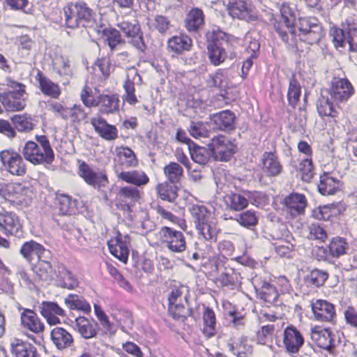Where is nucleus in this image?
<instances>
[{
  "mask_svg": "<svg viewBox=\"0 0 357 357\" xmlns=\"http://www.w3.org/2000/svg\"><path fill=\"white\" fill-rule=\"evenodd\" d=\"M38 143L26 142L22 149L24 158L33 165H51L54 160V153L49 139L45 135L36 136Z\"/></svg>",
  "mask_w": 357,
  "mask_h": 357,
  "instance_id": "f257e3e1",
  "label": "nucleus"
},
{
  "mask_svg": "<svg viewBox=\"0 0 357 357\" xmlns=\"http://www.w3.org/2000/svg\"><path fill=\"white\" fill-rule=\"evenodd\" d=\"M208 39V58L212 64L219 66L226 61L227 59H234L236 57V52L234 51H226L227 46L224 41L234 43L236 39L227 38V33L220 29L213 30L206 34Z\"/></svg>",
  "mask_w": 357,
  "mask_h": 357,
  "instance_id": "f03ea898",
  "label": "nucleus"
},
{
  "mask_svg": "<svg viewBox=\"0 0 357 357\" xmlns=\"http://www.w3.org/2000/svg\"><path fill=\"white\" fill-rule=\"evenodd\" d=\"M4 84L11 89L9 91L0 93V102L4 108L10 112L24 109L26 107V86L10 77L6 79Z\"/></svg>",
  "mask_w": 357,
  "mask_h": 357,
  "instance_id": "7ed1b4c3",
  "label": "nucleus"
},
{
  "mask_svg": "<svg viewBox=\"0 0 357 357\" xmlns=\"http://www.w3.org/2000/svg\"><path fill=\"white\" fill-rule=\"evenodd\" d=\"M226 10L233 20L247 22L259 20L255 7L250 0H228Z\"/></svg>",
  "mask_w": 357,
  "mask_h": 357,
  "instance_id": "20e7f679",
  "label": "nucleus"
},
{
  "mask_svg": "<svg viewBox=\"0 0 357 357\" xmlns=\"http://www.w3.org/2000/svg\"><path fill=\"white\" fill-rule=\"evenodd\" d=\"M77 173L86 184L98 190L105 188L109 183L105 171L93 167L85 162L79 163Z\"/></svg>",
  "mask_w": 357,
  "mask_h": 357,
  "instance_id": "39448f33",
  "label": "nucleus"
},
{
  "mask_svg": "<svg viewBox=\"0 0 357 357\" xmlns=\"http://www.w3.org/2000/svg\"><path fill=\"white\" fill-rule=\"evenodd\" d=\"M159 235L162 243L171 252L181 253L185 250V237L181 231L169 227H163L161 228Z\"/></svg>",
  "mask_w": 357,
  "mask_h": 357,
  "instance_id": "423d86ee",
  "label": "nucleus"
},
{
  "mask_svg": "<svg viewBox=\"0 0 357 357\" xmlns=\"http://www.w3.org/2000/svg\"><path fill=\"white\" fill-rule=\"evenodd\" d=\"M63 12L66 22L70 21H74L75 22L96 21L94 13L84 2L70 3L63 7Z\"/></svg>",
  "mask_w": 357,
  "mask_h": 357,
  "instance_id": "0eeeda50",
  "label": "nucleus"
},
{
  "mask_svg": "<svg viewBox=\"0 0 357 357\" xmlns=\"http://www.w3.org/2000/svg\"><path fill=\"white\" fill-rule=\"evenodd\" d=\"M0 160L10 174L22 176L26 174V166L21 155L13 149L0 152Z\"/></svg>",
  "mask_w": 357,
  "mask_h": 357,
  "instance_id": "6e6552de",
  "label": "nucleus"
},
{
  "mask_svg": "<svg viewBox=\"0 0 357 357\" xmlns=\"http://www.w3.org/2000/svg\"><path fill=\"white\" fill-rule=\"evenodd\" d=\"M208 146L215 160L220 161L229 160L236 151L235 144L222 135L213 137Z\"/></svg>",
  "mask_w": 357,
  "mask_h": 357,
  "instance_id": "1a4fd4ad",
  "label": "nucleus"
},
{
  "mask_svg": "<svg viewBox=\"0 0 357 357\" xmlns=\"http://www.w3.org/2000/svg\"><path fill=\"white\" fill-rule=\"evenodd\" d=\"M20 254L30 265H33L45 258H51L52 257L50 250L33 240L24 243L20 249Z\"/></svg>",
  "mask_w": 357,
  "mask_h": 357,
  "instance_id": "9d476101",
  "label": "nucleus"
},
{
  "mask_svg": "<svg viewBox=\"0 0 357 357\" xmlns=\"http://www.w3.org/2000/svg\"><path fill=\"white\" fill-rule=\"evenodd\" d=\"M284 28V31L280 34L283 40H287V32L293 36H298L302 40L312 43L317 40V34L312 28L316 27L317 24H281Z\"/></svg>",
  "mask_w": 357,
  "mask_h": 357,
  "instance_id": "9b49d317",
  "label": "nucleus"
},
{
  "mask_svg": "<svg viewBox=\"0 0 357 357\" xmlns=\"http://www.w3.org/2000/svg\"><path fill=\"white\" fill-rule=\"evenodd\" d=\"M0 229L6 236H17L22 230V223L14 212L0 208Z\"/></svg>",
  "mask_w": 357,
  "mask_h": 357,
  "instance_id": "f8f14e48",
  "label": "nucleus"
},
{
  "mask_svg": "<svg viewBox=\"0 0 357 357\" xmlns=\"http://www.w3.org/2000/svg\"><path fill=\"white\" fill-rule=\"evenodd\" d=\"M304 344V337L301 333L294 326L286 328L283 332V347L291 355L298 354Z\"/></svg>",
  "mask_w": 357,
  "mask_h": 357,
  "instance_id": "ddd939ff",
  "label": "nucleus"
},
{
  "mask_svg": "<svg viewBox=\"0 0 357 357\" xmlns=\"http://www.w3.org/2000/svg\"><path fill=\"white\" fill-rule=\"evenodd\" d=\"M354 89L346 78L334 77L331 81L329 93L336 102H345L354 94Z\"/></svg>",
  "mask_w": 357,
  "mask_h": 357,
  "instance_id": "4468645a",
  "label": "nucleus"
},
{
  "mask_svg": "<svg viewBox=\"0 0 357 357\" xmlns=\"http://www.w3.org/2000/svg\"><path fill=\"white\" fill-rule=\"evenodd\" d=\"M130 238L128 235H122L119 231L112 240L107 242L112 255L120 261L126 263L130 252Z\"/></svg>",
  "mask_w": 357,
  "mask_h": 357,
  "instance_id": "2eb2a0df",
  "label": "nucleus"
},
{
  "mask_svg": "<svg viewBox=\"0 0 357 357\" xmlns=\"http://www.w3.org/2000/svg\"><path fill=\"white\" fill-rule=\"evenodd\" d=\"M311 339L320 348L331 351L335 347V335L326 328L314 326L311 328Z\"/></svg>",
  "mask_w": 357,
  "mask_h": 357,
  "instance_id": "dca6fc26",
  "label": "nucleus"
},
{
  "mask_svg": "<svg viewBox=\"0 0 357 357\" xmlns=\"http://www.w3.org/2000/svg\"><path fill=\"white\" fill-rule=\"evenodd\" d=\"M90 123L95 132L106 141H114L118 138L119 132L115 126L111 125L100 115L93 116Z\"/></svg>",
  "mask_w": 357,
  "mask_h": 357,
  "instance_id": "f3484780",
  "label": "nucleus"
},
{
  "mask_svg": "<svg viewBox=\"0 0 357 357\" xmlns=\"http://www.w3.org/2000/svg\"><path fill=\"white\" fill-rule=\"evenodd\" d=\"M119 197L118 208L129 213L132 211V207L139 201L141 195L135 187L126 186L119 190Z\"/></svg>",
  "mask_w": 357,
  "mask_h": 357,
  "instance_id": "a211bd4d",
  "label": "nucleus"
},
{
  "mask_svg": "<svg viewBox=\"0 0 357 357\" xmlns=\"http://www.w3.org/2000/svg\"><path fill=\"white\" fill-rule=\"evenodd\" d=\"M142 79L139 74L135 69L130 70L127 73L126 79L123 84L125 93L123 100L130 105H135L138 102L135 95V86L142 84Z\"/></svg>",
  "mask_w": 357,
  "mask_h": 357,
  "instance_id": "6ab92c4d",
  "label": "nucleus"
},
{
  "mask_svg": "<svg viewBox=\"0 0 357 357\" xmlns=\"http://www.w3.org/2000/svg\"><path fill=\"white\" fill-rule=\"evenodd\" d=\"M50 340L55 348L60 351L70 349L74 344V337L71 333L60 326L52 329Z\"/></svg>",
  "mask_w": 357,
  "mask_h": 357,
  "instance_id": "aec40b11",
  "label": "nucleus"
},
{
  "mask_svg": "<svg viewBox=\"0 0 357 357\" xmlns=\"http://www.w3.org/2000/svg\"><path fill=\"white\" fill-rule=\"evenodd\" d=\"M314 319L319 321L333 322L336 313L334 305L325 300H317L311 304Z\"/></svg>",
  "mask_w": 357,
  "mask_h": 357,
  "instance_id": "412c9836",
  "label": "nucleus"
},
{
  "mask_svg": "<svg viewBox=\"0 0 357 357\" xmlns=\"http://www.w3.org/2000/svg\"><path fill=\"white\" fill-rule=\"evenodd\" d=\"M40 312L50 325H56L60 323L58 316L65 317V310L56 303L44 301L41 303Z\"/></svg>",
  "mask_w": 357,
  "mask_h": 357,
  "instance_id": "4be33fe9",
  "label": "nucleus"
},
{
  "mask_svg": "<svg viewBox=\"0 0 357 357\" xmlns=\"http://www.w3.org/2000/svg\"><path fill=\"white\" fill-rule=\"evenodd\" d=\"M215 268L220 273L216 279L218 285L232 288L238 280V273L233 268L225 266L221 260L215 263Z\"/></svg>",
  "mask_w": 357,
  "mask_h": 357,
  "instance_id": "5701e85b",
  "label": "nucleus"
},
{
  "mask_svg": "<svg viewBox=\"0 0 357 357\" xmlns=\"http://www.w3.org/2000/svg\"><path fill=\"white\" fill-rule=\"evenodd\" d=\"M235 114L229 110H224L211 116V123L215 129L219 130H231L234 129Z\"/></svg>",
  "mask_w": 357,
  "mask_h": 357,
  "instance_id": "b1692460",
  "label": "nucleus"
},
{
  "mask_svg": "<svg viewBox=\"0 0 357 357\" xmlns=\"http://www.w3.org/2000/svg\"><path fill=\"white\" fill-rule=\"evenodd\" d=\"M10 352L13 357H38L37 349L32 344L20 339L10 341Z\"/></svg>",
  "mask_w": 357,
  "mask_h": 357,
  "instance_id": "393cba45",
  "label": "nucleus"
},
{
  "mask_svg": "<svg viewBox=\"0 0 357 357\" xmlns=\"http://www.w3.org/2000/svg\"><path fill=\"white\" fill-rule=\"evenodd\" d=\"M36 79L39 84V89L45 96L54 99L59 98L61 89L57 83L52 82L40 70L36 76Z\"/></svg>",
  "mask_w": 357,
  "mask_h": 357,
  "instance_id": "a878e982",
  "label": "nucleus"
},
{
  "mask_svg": "<svg viewBox=\"0 0 357 357\" xmlns=\"http://www.w3.org/2000/svg\"><path fill=\"white\" fill-rule=\"evenodd\" d=\"M75 329L82 338L86 340L96 337L98 331L96 322L82 316L75 319Z\"/></svg>",
  "mask_w": 357,
  "mask_h": 357,
  "instance_id": "bb28decb",
  "label": "nucleus"
},
{
  "mask_svg": "<svg viewBox=\"0 0 357 357\" xmlns=\"http://www.w3.org/2000/svg\"><path fill=\"white\" fill-rule=\"evenodd\" d=\"M115 172L119 180L136 186L145 185L149 181V178L143 171H123L116 169Z\"/></svg>",
  "mask_w": 357,
  "mask_h": 357,
  "instance_id": "cd10ccee",
  "label": "nucleus"
},
{
  "mask_svg": "<svg viewBox=\"0 0 357 357\" xmlns=\"http://www.w3.org/2000/svg\"><path fill=\"white\" fill-rule=\"evenodd\" d=\"M261 160L262 171L267 176H278L282 172V166L273 153L265 152Z\"/></svg>",
  "mask_w": 357,
  "mask_h": 357,
  "instance_id": "c85d7f7f",
  "label": "nucleus"
},
{
  "mask_svg": "<svg viewBox=\"0 0 357 357\" xmlns=\"http://www.w3.org/2000/svg\"><path fill=\"white\" fill-rule=\"evenodd\" d=\"M287 211L291 216H297L304 212L306 199L303 195L292 193L284 199Z\"/></svg>",
  "mask_w": 357,
  "mask_h": 357,
  "instance_id": "c756f323",
  "label": "nucleus"
},
{
  "mask_svg": "<svg viewBox=\"0 0 357 357\" xmlns=\"http://www.w3.org/2000/svg\"><path fill=\"white\" fill-rule=\"evenodd\" d=\"M341 182L330 173H324L320 176L318 190L323 195H334L340 190Z\"/></svg>",
  "mask_w": 357,
  "mask_h": 357,
  "instance_id": "7c9ffc66",
  "label": "nucleus"
},
{
  "mask_svg": "<svg viewBox=\"0 0 357 357\" xmlns=\"http://www.w3.org/2000/svg\"><path fill=\"white\" fill-rule=\"evenodd\" d=\"M20 319L24 328L35 333L43 331L44 324L33 310L24 309L21 313Z\"/></svg>",
  "mask_w": 357,
  "mask_h": 357,
  "instance_id": "2f4dec72",
  "label": "nucleus"
},
{
  "mask_svg": "<svg viewBox=\"0 0 357 357\" xmlns=\"http://www.w3.org/2000/svg\"><path fill=\"white\" fill-rule=\"evenodd\" d=\"M50 258H45L31 265V270L35 273L37 279L45 283H50L54 278V272L52 266L49 259Z\"/></svg>",
  "mask_w": 357,
  "mask_h": 357,
  "instance_id": "473e14b6",
  "label": "nucleus"
},
{
  "mask_svg": "<svg viewBox=\"0 0 357 357\" xmlns=\"http://www.w3.org/2000/svg\"><path fill=\"white\" fill-rule=\"evenodd\" d=\"M327 245L333 259L348 255L351 250L347 239L340 236L332 238Z\"/></svg>",
  "mask_w": 357,
  "mask_h": 357,
  "instance_id": "72a5a7b5",
  "label": "nucleus"
},
{
  "mask_svg": "<svg viewBox=\"0 0 357 357\" xmlns=\"http://www.w3.org/2000/svg\"><path fill=\"white\" fill-rule=\"evenodd\" d=\"M56 209L61 215H71L75 214L77 210L75 199L65 194H60L56 198Z\"/></svg>",
  "mask_w": 357,
  "mask_h": 357,
  "instance_id": "f704fd0d",
  "label": "nucleus"
},
{
  "mask_svg": "<svg viewBox=\"0 0 357 357\" xmlns=\"http://www.w3.org/2000/svg\"><path fill=\"white\" fill-rule=\"evenodd\" d=\"M346 208L344 203L338 202L320 206L317 211H314V216L319 220H327L332 216H337Z\"/></svg>",
  "mask_w": 357,
  "mask_h": 357,
  "instance_id": "c9c22d12",
  "label": "nucleus"
},
{
  "mask_svg": "<svg viewBox=\"0 0 357 357\" xmlns=\"http://www.w3.org/2000/svg\"><path fill=\"white\" fill-rule=\"evenodd\" d=\"M119 100L115 94H102L98 96V106L102 114H109L119 109Z\"/></svg>",
  "mask_w": 357,
  "mask_h": 357,
  "instance_id": "e433bc0d",
  "label": "nucleus"
},
{
  "mask_svg": "<svg viewBox=\"0 0 357 357\" xmlns=\"http://www.w3.org/2000/svg\"><path fill=\"white\" fill-rule=\"evenodd\" d=\"M202 333L206 338L213 337L216 332V317L214 311L207 306H204Z\"/></svg>",
  "mask_w": 357,
  "mask_h": 357,
  "instance_id": "4c0bfd02",
  "label": "nucleus"
},
{
  "mask_svg": "<svg viewBox=\"0 0 357 357\" xmlns=\"http://www.w3.org/2000/svg\"><path fill=\"white\" fill-rule=\"evenodd\" d=\"M226 209L233 211H240L248 206V199L238 193H229L224 197Z\"/></svg>",
  "mask_w": 357,
  "mask_h": 357,
  "instance_id": "58836bf2",
  "label": "nucleus"
},
{
  "mask_svg": "<svg viewBox=\"0 0 357 357\" xmlns=\"http://www.w3.org/2000/svg\"><path fill=\"white\" fill-rule=\"evenodd\" d=\"M116 156L121 165L126 168L135 167L138 165V160L134 151L128 146L116 148Z\"/></svg>",
  "mask_w": 357,
  "mask_h": 357,
  "instance_id": "ea45409f",
  "label": "nucleus"
},
{
  "mask_svg": "<svg viewBox=\"0 0 357 357\" xmlns=\"http://www.w3.org/2000/svg\"><path fill=\"white\" fill-rule=\"evenodd\" d=\"M191 46V38L184 35L173 36L168 40V49L178 54H182L185 51H189Z\"/></svg>",
  "mask_w": 357,
  "mask_h": 357,
  "instance_id": "a19ab883",
  "label": "nucleus"
},
{
  "mask_svg": "<svg viewBox=\"0 0 357 357\" xmlns=\"http://www.w3.org/2000/svg\"><path fill=\"white\" fill-rule=\"evenodd\" d=\"M121 28L127 36L132 38V43L137 48L142 50L144 43L139 24H121Z\"/></svg>",
  "mask_w": 357,
  "mask_h": 357,
  "instance_id": "79ce46f5",
  "label": "nucleus"
},
{
  "mask_svg": "<svg viewBox=\"0 0 357 357\" xmlns=\"http://www.w3.org/2000/svg\"><path fill=\"white\" fill-rule=\"evenodd\" d=\"M198 234L207 241H216L218 229L211 219L195 227Z\"/></svg>",
  "mask_w": 357,
  "mask_h": 357,
  "instance_id": "37998d69",
  "label": "nucleus"
},
{
  "mask_svg": "<svg viewBox=\"0 0 357 357\" xmlns=\"http://www.w3.org/2000/svg\"><path fill=\"white\" fill-rule=\"evenodd\" d=\"M158 197L170 203H173L178 197L177 186L169 182L159 183L156 188Z\"/></svg>",
  "mask_w": 357,
  "mask_h": 357,
  "instance_id": "c03bdc74",
  "label": "nucleus"
},
{
  "mask_svg": "<svg viewBox=\"0 0 357 357\" xmlns=\"http://www.w3.org/2000/svg\"><path fill=\"white\" fill-rule=\"evenodd\" d=\"M188 211L195 227L211 219L209 210L202 204H190Z\"/></svg>",
  "mask_w": 357,
  "mask_h": 357,
  "instance_id": "a18cd8bd",
  "label": "nucleus"
},
{
  "mask_svg": "<svg viewBox=\"0 0 357 357\" xmlns=\"http://www.w3.org/2000/svg\"><path fill=\"white\" fill-rule=\"evenodd\" d=\"M57 282L59 286L67 289H74L78 285L77 278L64 266L58 269Z\"/></svg>",
  "mask_w": 357,
  "mask_h": 357,
  "instance_id": "49530a36",
  "label": "nucleus"
},
{
  "mask_svg": "<svg viewBox=\"0 0 357 357\" xmlns=\"http://www.w3.org/2000/svg\"><path fill=\"white\" fill-rule=\"evenodd\" d=\"M65 303L70 310H77L85 313L91 312L89 303L82 296L77 294H69L65 298Z\"/></svg>",
  "mask_w": 357,
  "mask_h": 357,
  "instance_id": "de8ad7c7",
  "label": "nucleus"
},
{
  "mask_svg": "<svg viewBox=\"0 0 357 357\" xmlns=\"http://www.w3.org/2000/svg\"><path fill=\"white\" fill-rule=\"evenodd\" d=\"M317 109L321 116L336 118L338 116V112L335 109L329 98L323 95L317 102Z\"/></svg>",
  "mask_w": 357,
  "mask_h": 357,
  "instance_id": "09e8293b",
  "label": "nucleus"
},
{
  "mask_svg": "<svg viewBox=\"0 0 357 357\" xmlns=\"http://www.w3.org/2000/svg\"><path fill=\"white\" fill-rule=\"evenodd\" d=\"M328 278V273L326 271L314 268L306 276L305 281L312 287H319L323 286Z\"/></svg>",
  "mask_w": 357,
  "mask_h": 357,
  "instance_id": "8fccbe9b",
  "label": "nucleus"
},
{
  "mask_svg": "<svg viewBox=\"0 0 357 357\" xmlns=\"http://www.w3.org/2000/svg\"><path fill=\"white\" fill-rule=\"evenodd\" d=\"M188 150L191 158L195 162L202 165L207 163L209 159V153L206 148L195 144H190Z\"/></svg>",
  "mask_w": 357,
  "mask_h": 357,
  "instance_id": "3c124183",
  "label": "nucleus"
},
{
  "mask_svg": "<svg viewBox=\"0 0 357 357\" xmlns=\"http://www.w3.org/2000/svg\"><path fill=\"white\" fill-rule=\"evenodd\" d=\"M258 297L268 303L276 302L278 294L275 287L268 282H264L259 290H257Z\"/></svg>",
  "mask_w": 357,
  "mask_h": 357,
  "instance_id": "603ef678",
  "label": "nucleus"
},
{
  "mask_svg": "<svg viewBox=\"0 0 357 357\" xmlns=\"http://www.w3.org/2000/svg\"><path fill=\"white\" fill-rule=\"evenodd\" d=\"M229 351L238 357H245L247 355L252 354V346L248 344V337L242 336L238 342L235 344H229Z\"/></svg>",
  "mask_w": 357,
  "mask_h": 357,
  "instance_id": "864d4df0",
  "label": "nucleus"
},
{
  "mask_svg": "<svg viewBox=\"0 0 357 357\" xmlns=\"http://www.w3.org/2000/svg\"><path fill=\"white\" fill-rule=\"evenodd\" d=\"M234 220L241 226L250 229L258 222V216L255 211L248 210L236 215Z\"/></svg>",
  "mask_w": 357,
  "mask_h": 357,
  "instance_id": "5fc2aeb1",
  "label": "nucleus"
},
{
  "mask_svg": "<svg viewBox=\"0 0 357 357\" xmlns=\"http://www.w3.org/2000/svg\"><path fill=\"white\" fill-rule=\"evenodd\" d=\"M301 93V86L300 83L295 79L294 76H293L290 80L289 84V89L287 93V98L289 104L293 107H296L298 102L300 100Z\"/></svg>",
  "mask_w": 357,
  "mask_h": 357,
  "instance_id": "6e6d98bb",
  "label": "nucleus"
},
{
  "mask_svg": "<svg viewBox=\"0 0 357 357\" xmlns=\"http://www.w3.org/2000/svg\"><path fill=\"white\" fill-rule=\"evenodd\" d=\"M11 121L15 128L19 132H29L34 127L31 116L27 115H15L11 119Z\"/></svg>",
  "mask_w": 357,
  "mask_h": 357,
  "instance_id": "4d7b16f0",
  "label": "nucleus"
},
{
  "mask_svg": "<svg viewBox=\"0 0 357 357\" xmlns=\"http://www.w3.org/2000/svg\"><path fill=\"white\" fill-rule=\"evenodd\" d=\"M163 172L169 183H178L183 176V168L176 162H171L163 168Z\"/></svg>",
  "mask_w": 357,
  "mask_h": 357,
  "instance_id": "13d9d810",
  "label": "nucleus"
},
{
  "mask_svg": "<svg viewBox=\"0 0 357 357\" xmlns=\"http://www.w3.org/2000/svg\"><path fill=\"white\" fill-rule=\"evenodd\" d=\"M298 172L303 181L310 182L314 176V168L312 158L299 159Z\"/></svg>",
  "mask_w": 357,
  "mask_h": 357,
  "instance_id": "bf43d9fd",
  "label": "nucleus"
},
{
  "mask_svg": "<svg viewBox=\"0 0 357 357\" xmlns=\"http://www.w3.org/2000/svg\"><path fill=\"white\" fill-rule=\"evenodd\" d=\"M188 131L190 135L196 139L208 137L210 134L207 125L200 121H191Z\"/></svg>",
  "mask_w": 357,
  "mask_h": 357,
  "instance_id": "052dcab7",
  "label": "nucleus"
},
{
  "mask_svg": "<svg viewBox=\"0 0 357 357\" xmlns=\"http://www.w3.org/2000/svg\"><path fill=\"white\" fill-rule=\"evenodd\" d=\"M169 314L176 320L183 321L191 314V310L183 304L174 303L169 305Z\"/></svg>",
  "mask_w": 357,
  "mask_h": 357,
  "instance_id": "680f3d73",
  "label": "nucleus"
},
{
  "mask_svg": "<svg viewBox=\"0 0 357 357\" xmlns=\"http://www.w3.org/2000/svg\"><path fill=\"white\" fill-rule=\"evenodd\" d=\"M102 36L112 50L123 42L119 31L113 28H105L102 30Z\"/></svg>",
  "mask_w": 357,
  "mask_h": 357,
  "instance_id": "e2e57ef3",
  "label": "nucleus"
},
{
  "mask_svg": "<svg viewBox=\"0 0 357 357\" xmlns=\"http://www.w3.org/2000/svg\"><path fill=\"white\" fill-rule=\"evenodd\" d=\"M31 190L21 183L13 184V199L11 202L23 203L26 202V197H29Z\"/></svg>",
  "mask_w": 357,
  "mask_h": 357,
  "instance_id": "0e129e2a",
  "label": "nucleus"
},
{
  "mask_svg": "<svg viewBox=\"0 0 357 357\" xmlns=\"http://www.w3.org/2000/svg\"><path fill=\"white\" fill-rule=\"evenodd\" d=\"M53 68L61 76L68 75L70 73L69 61L63 56H56L52 60Z\"/></svg>",
  "mask_w": 357,
  "mask_h": 357,
  "instance_id": "69168bd1",
  "label": "nucleus"
},
{
  "mask_svg": "<svg viewBox=\"0 0 357 357\" xmlns=\"http://www.w3.org/2000/svg\"><path fill=\"white\" fill-rule=\"evenodd\" d=\"M330 36L332 38L334 45L336 48L342 47L347 43V32L345 33L342 29L335 26L331 27Z\"/></svg>",
  "mask_w": 357,
  "mask_h": 357,
  "instance_id": "338daca9",
  "label": "nucleus"
},
{
  "mask_svg": "<svg viewBox=\"0 0 357 357\" xmlns=\"http://www.w3.org/2000/svg\"><path fill=\"white\" fill-rule=\"evenodd\" d=\"M309 236L310 239L317 240L320 242H324L327 238L326 231L318 224H311L308 227Z\"/></svg>",
  "mask_w": 357,
  "mask_h": 357,
  "instance_id": "774afa93",
  "label": "nucleus"
}]
</instances>
